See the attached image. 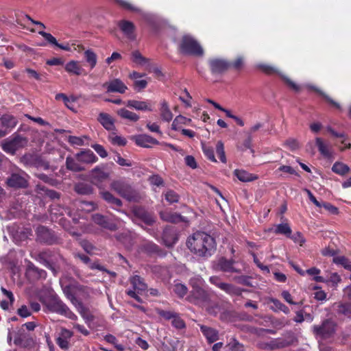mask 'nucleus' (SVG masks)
Returning a JSON list of instances; mask_svg holds the SVG:
<instances>
[{"label": "nucleus", "mask_w": 351, "mask_h": 351, "mask_svg": "<svg viewBox=\"0 0 351 351\" xmlns=\"http://www.w3.org/2000/svg\"><path fill=\"white\" fill-rule=\"evenodd\" d=\"M186 245L196 256L208 258L215 253L217 244L212 236L204 232L197 231L187 239Z\"/></svg>", "instance_id": "obj_1"}, {"label": "nucleus", "mask_w": 351, "mask_h": 351, "mask_svg": "<svg viewBox=\"0 0 351 351\" xmlns=\"http://www.w3.org/2000/svg\"><path fill=\"white\" fill-rule=\"evenodd\" d=\"M110 189L129 202H138L140 199L138 192L125 178L113 180Z\"/></svg>", "instance_id": "obj_2"}, {"label": "nucleus", "mask_w": 351, "mask_h": 351, "mask_svg": "<svg viewBox=\"0 0 351 351\" xmlns=\"http://www.w3.org/2000/svg\"><path fill=\"white\" fill-rule=\"evenodd\" d=\"M37 261L53 271L60 267L65 261L58 250L47 249L33 256Z\"/></svg>", "instance_id": "obj_3"}, {"label": "nucleus", "mask_w": 351, "mask_h": 351, "mask_svg": "<svg viewBox=\"0 0 351 351\" xmlns=\"http://www.w3.org/2000/svg\"><path fill=\"white\" fill-rule=\"evenodd\" d=\"M36 240L37 242L48 245H58L62 243V239L60 235L51 229L40 225L36 229Z\"/></svg>", "instance_id": "obj_4"}, {"label": "nucleus", "mask_w": 351, "mask_h": 351, "mask_svg": "<svg viewBox=\"0 0 351 351\" xmlns=\"http://www.w3.org/2000/svg\"><path fill=\"white\" fill-rule=\"evenodd\" d=\"M27 143V137L14 133L2 142L1 148L5 153L14 155L18 150L26 147Z\"/></svg>", "instance_id": "obj_5"}, {"label": "nucleus", "mask_w": 351, "mask_h": 351, "mask_svg": "<svg viewBox=\"0 0 351 351\" xmlns=\"http://www.w3.org/2000/svg\"><path fill=\"white\" fill-rule=\"evenodd\" d=\"M180 51L184 55L202 56L204 50L200 45L193 38L189 36H184L180 43Z\"/></svg>", "instance_id": "obj_6"}, {"label": "nucleus", "mask_w": 351, "mask_h": 351, "mask_svg": "<svg viewBox=\"0 0 351 351\" xmlns=\"http://www.w3.org/2000/svg\"><path fill=\"white\" fill-rule=\"evenodd\" d=\"M110 176V171L108 168V165L101 164L96 166L90 172V182L101 189L102 183L109 179Z\"/></svg>", "instance_id": "obj_7"}, {"label": "nucleus", "mask_w": 351, "mask_h": 351, "mask_svg": "<svg viewBox=\"0 0 351 351\" xmlns=\"http://www.w3.org/2000/svg\"><path fill=\"white\" fill-rule=\"evenodd\" d=\"M147 287H132V289L127 291V294L134 298L138 302H143V298H148L149 295L156 296L158 291L156 289H147Z\"/></svg>", "instance_id": "obj_8"}, {"label": "nucleus", "mask_w": 351, "mask_h": 351, "mask_svg": "<svg viewBox=\"0 0 351 351\" xmlns=\"http://www.w3.org/2000/svg\"><path fill=\"white\" fill-rule=\"evenodd\" d=\"M259 69L267 75H278L285 82V83L291 89L295 92H298L300 89V86L291 80L286 75L282 74L277 68L269 64H260Z\"/></svg>", "instance_id": "obj_9"}, {"label": "nucleus", "mask_w": 351, "mask_h": 351, "mask_svg": "<svg viewBox=\"0 0 351 351\" xmlns=\"http://www.w3.org/2000/svg\"><path fill=\"white\" fill-rule=\"evenodd\" d=\"M40 300L45 303L50 311L62 315L67 307L56 295L53 294L50 297H41Z\"/></svg>", "instance_id": "obj_10"}, {"label": "nucleus", "mask_w": 351, "mask_h": 351, "mask_svg": "<svg viewBox=\"0 0 351 351\" xmlns=\"http://www.w3.org/2000/svg\"><path fill=\"white\" fill-rule=\"evenodd\" d=\"M208 66L212 74H223L230 69V62L222 58H214L208 60Z\"/></svg>", "instance_id": "obj_11"}, {"label": "nucleus", "mask_w": 351, "mask_h": 351, "mask_svg": "<svg viewBox=\"0 0 351 351\" xmlns=\"http://www.w3.org/2000/svg\"><path fill=\"white\" fill-rule=\"evenodd\" d=\"M25 276L30 282H34L40 279H45L47 272L42 269L36 267L34 263L29 261L27 265Z\"/></svg>", "instance_id": "obj_12"}, {"label": "nucleus", "mask_w": 351, "mask_h": 351, "mask_svg": "<svg viewBox=\"0 0 351 351\" xmlns=\"http://www.w3.org/2000/svg\"><path fill=\"white\" fill-rule=\"evenodd\" d=\"M9 187L14 189H25L28 186V180L24 176L19 173H12L6 180Z\"/></svg>", "instance_id": "obj_13"}, {"label": "nucleus", "mask_w": 351, "mask_h": 351, "mask_svg": "<svg viewBox=\"0 0 351 351\" xmlns=\"http://www.w3.org/2000/svg\"><path fill=\"white\" fill-rule=\"evenodd\" d=\"M103 87L106 89L107 93H118L123 94L128 90V86L119 78H114L113 80L106 82L103 84Z\"/></svg>", "instance_id": "obj_14"}, {"label": "nucleus", "mask_w": 351, "mask_h": 351, "mask_svg": "<svg viewBox=\"0 0 351 351\" xmlns=\"http://www.w3.org/2000/svg\"><path fill=\"white\" fill-rule=\"evenodd\" d=\"M335 324L329 320L324 321L322 326H313L314 332L323 338H326L330 336L335 332Z\"/></svg>", "instance_id": "obj_15"}, {"label": "nucleus", "mask_w": 351, "mask_h": 351, "mask_svg": "<svg viewBox=\"0 0 351 351\" xmlns=\"http://www.w3.org/2000/svg\"><path fill=\"white\" fill-rule=\"evenodd\" d=\"M134 217L143 221L145 224L151 226L154 222L153 215L149 213L145 208L136 206L132 210Z\"/></svg>", "instance_id": "obj_16"}, {"label": "nucleus", "mask_w": 351, "mask_h": 351, "mask_svg": "<svg viewBox=\"0 0 351 351\" xmlns=\"http://www.w3.org/2000/svg\"><path fill=\"white\" fill-rule=\"evenodd\" d=\"M99 195L104 200L110 204L112 209L117 211L120 210L123 206V202L120 199L116 197L113 194L107 191H99Z\"/></svg>", "instance_id": "obj_17"}, {"label": "nucleus", "mask_w": 351, "mask_h": 351, "mask_svg": "<svg viewBox=\"0 0 351 351\" xmlns=\"http://www.w3.org/2000/svg\"><path fill=\"white\" fill-rule=\"evenodd\" d=\"M118 26L123 34L130 40H134L136 38L135 25L129 21L121 20L119 22Z\"/></svg>", "instance_id": "obj_18"}, {"label": "nucleus", "mask_w": 351, "mask_h": 351, "mask_svg": "<svg viewBox=\"0 0 351 351\" xmlns=\"http://www.w3.org/2000/svg\"><path fill=\"white\" fill-rule=\"evenodd\" d=\"M73 335V332L69 330L62 328L56 340L58 346L64 350H68L70 346L69 342Z\"/></svg>", "instance_id": "obj_19"}, {"label": "nucleus", "mask_w": 351, "mask_h": 351, "mask_svg": "<svg viewBox=\"0 0 351 351\" xmlns=\"http://www.w3.org/2000/svg\"><path fill=\"white\" fill-rule=\"evenodd\" d=\"M93 220L96 224L109 230L115 231L118 229V226L116 223L110 221L106 217L101 214L97 213L93 215Z\"/></svg>", "instance_id": "obj_20"}, {"label": "nucleus", "mask_w": 351, "mask_h": 351, "mask_svg": "<svg viewBox=\"0 0 351 351\" xmlns=\"http://www.w3.org/2000/svg\"><path fill=\"white\" fill-rule=\"evenodd\" d=\"M160 217L162 221L173 223L186 221V217L182 216L180 214L169 210L161 211L160 213Z\"/></svg>", "instance_id": "obj_21"}, {"label": "nucleus", "mask_w": 351, "mask_h": 351, "mask_svg": "<svg viewBox=\"0 0 351 351\" xmlns=\"http://www.w3.org/2000/svg\"><path fill=\"white\" fill-rule=\"evenodd\" d=\"M1 262L3 265L10 269L14 275H16L18 261L16 258L15 252L10 251L6 256L1 258Z\"/></svg>", "instance_id": "obj_22"}, {"label": "nucleus", "mask_w": 351, "mask_h": 351, "mask_svg": "<svg viewBox=\"0 0 351 351\" xmlns=\"http://www.w3.org/2000/svg\"><path fill=\"white\" fill-rule=\"evenodd\" d=\"M75 158L78 162L86 164H92L98 160V158L90 149H86L76 154Z\"/></svg>", "instance_id": "obj_23"}, {"label": "nucleus", "mask_w": 351, "mask_h": 351, "mask_svg": "<svg viewBox=\"0 0 351 351\" xmlns=\"http://www.w3.org/2000/svg\"><path fill=\"white\" fill-rule=\"evenodd\" d=\"M38 33L41 35L49 44L53 45L66 51H71V48L69 43L66 44H60L57 42L56 38L53 35H51L50 33L45 32L43 30H39Z\"/></svg>", "instance_id": "obj_24"}, {"label": "nucleus", "mask_w": 351, "mask_h": 351, "mask_svg": "<svg viewBox=\"0 0 351 351\" xmlns=\"http://www.w3.org/2000/svg\"><path fill=\"white\" fill-rule=\"evenodd\" d=\"M135 143L137 145L143 147H150L152 145H159L158 140L147 134H140L135 136Z\"/></svg>", "instance_id": "obj_25"}, {"label": "nucleus", "mask_w": 351, "mask_h": 351, "mask_svg": "<svg viewBox=\"0 0 351 351\" xmlns=\"http://www.w3.org/2000/svg\"><path fill=\"white\" fill-rule=\"evenodd\" d=\"M125 106L128 108H134L137 110L141 111H152L151 104L145 101H137L134 99L128 100Z\"/></svg>", "instance_id": "obj_26"}, {"label": "nucleus", "mask_w": 351, "mask_h": 351, "mask_svg": "<svg viewBox=\"0 0 351 351\" xmlns=\"http://www.w3.org/2000/svg\"><path fill=\"white\" fill-rule=\"evenodd\" d=\"M200 330L209 343H212L219 339V332L213 328L201 325Z\"/></svg>", "instance_id": "obj_27"}, {"label": "nucleus", "mask_w": 351, "mask_h": 351, "mask_svg": "<svg viewBox=\"0 0 351 351\" xmlns=\"http://www.w3.org/2000/svg\"><path fill=\"white\" fill-rule=\"evenodd\" d=\"M0 122L4 130L8 131V133L14 128L18 123L17 119L13 115L5 114L0 118Z\"/></svg>", "instance_id": "obj_28"}, {"label": "nucleus", "mask_w": 351, "mask_h": 351, "mask_svg": "<svg viewBox=\"0 0 351 351\" xmlns=\"http://www.w3.org/2000/svg\"><path fill=\"white\" fill-rule=\"evenodd\" d=\"M64 69L67 73L75 75L86 74L84 69L79 64V62L75 60L68 62L65 64Z\"/></svg>", "instance_id": "obj_29"}, {"label": "nucleus", "mask_w": 351, "mask_h": 351, "mask_svg": "<svg viewBox=\"0 0 351 351\" xmlns=\"http://www.w3.org/2000/svg\"><path fill=\"white\" fill-rule=\"evenodd\" d=\"M97 120L106 130L111 131L115 129L114 119L110 114L101 112L98 116Z\"/></svg>", "instance_id": "obj_30"}, {"label": "nucleus", "mask_w": 351, "mask_h": 351, "mask_svg": "<svg viewBox=\"0 0 351 351\" xmlns=\"http://www.w3.org/2000/svg\"><path fill=\"white\" fill-rule=\"evenodd\" d=\"M234 263V261L221 257L217 261V268L222 271L233 272L236 271L233 265Z\"/></svg>", "instance_id": "obj_31"}, {"label": "nucleus", "mask_w": 351, "mask_h": 351, "mask_svg": "<svg viewBox=\"0 0 351 351\" xmlns=\"http://www.w3.org/2000/svg\"><path fill=\"white\" fill-rule=\"evenodd\" d=\"M234 175L241 182H247L256 180L258 176L250 173L245 170L236 169L234 171Z\"/></svg>", "instance_id": "obj_32"}, {"label": "nucleus", "mask_w": 351, "mask_h": 351, "mask_svg": "<svg viewBox=\"0 0 351 351\" xmlns=\"http://www.w3.org/2000/svg\"><path fill=\"white\" fill-rule=\"evenodd\" d=\"M74 191L77 194L88 195L93 193V188L88 183L79 182L75 185Z\"/></svg>", "instance_id": "obj_33"}, {"label": "nucleus", "mask_w": 351, "mask_h": 351, "mask_svg": "<svg viewBox=\"0 0 351 351\" xmlns=\"http://www.w3.org/2000/svg\"><path fill=\"white\" fill-rule=\"evenodd\" d=\"M36 191L38 193H43L45 194L46 196L49 197L51 199H56L60 198V193L57 191L49 189L45 186L42 184H37L36 185Z\"/></svg>", "instance_id": "obj_34"}, {"label": "nucleus", "mask_w": 351, "mask_h": 351, "mask_svg": "<svg viewBox=\"0 0 351 351\" xmlns=\"http://www.w3.org/2000/svg\"><path fill=\"white\" fill-rule=\"evenodd\" d=\"M160 116L163 121H170L173 119V114L171 112L168 103L163 100L160 104Z\"/></svg>", "instance_id": "obj_35"}, {"label": "nucleus", "mask_w": 351, "mask_h": 351, "mask_svg": "<svg viewBox=\"0 0 351 351\" xmlns=\"http://www.w3.org/2000/svg\"><path fill=\"white\" fill-rule=\"evenodd\" d=\"M117 114L122 119L136 122L139 119V116L135 112H131L125 108H121L117 110Z\"/></svg>", "instance_id": "obj_36"}, {"label": "nucleus", "mask_w": 351, "mask_h": 351, "mask_svg": "<svg viewBox=\"0 0 351 351\" xmlns=\"http://www.w3.org/2000/svg\"><path fill=\"white\" fill-rule=\"evenodd\" d=\"M321 270L317 267H311L305 270V274L312 276L313 280L316 282H326V278L320 276Z\"/></svg>", "instance_id": "obj_37"}, {"label": "nucleus", "mask_w": 351, "mask_h": 351, "mask_svg": "<svg viewBox=\"0 0 351 351\" xmlns=\"http://www.w3.org/2000/svg\"><path fill=\"white\" fill-rule=\"evenodd\" d=\"M332 171L336 174L343 176L349 173L350 167L341 162H335L332 167Z\"/></svg>", "instance_id": "obj_38"}, {"label": "nucleus", "mask_w": 351, "mask_h": 351, "mask_svg": "<svg viewBox=\"0 0 351 351\" xmlns=\"http://www.w3.org/2000/svg\"><path fill=\"white\" fill-rule=\"evenodd\" d=\"M162 240L167 247H172L178 241V238L174 233L165 229L162 234Z\"/></svg>", "instance_id": "obj_39"}, {"label": "nucleus", "mask_w": 351, "mask_h": 351, "mask_svg": "<svg viewBox=\"0 0 351 351\" xmlns=\"http://www.w3.org/2000/svg\"><path fill=\"white\" fill-rule=\"evenodd\" d=\"M84 58L90 69L95 67L97 62V56L92 49H87L84 51Z\"/></svg>", "instance_id": "obj_40"}, {"label": "nucleus", "mask_w": 351, "mask_h": 351, "mask_svg": "<svg viewBox=\"0 0 351 351\" xmlns=\"http://www.w3.org/2000/svg\"><path fill=\"white\" fill-rule=\"evenodd\" d=\"M267 303L269 304L270 308L275 311H282L285 313H289V308L282 304L280 301L274 298H269Z\"/></svg>", "instance_id": "obj_41"}, {"label": "nucleus", "mask_w": 351, "mask_h": 351, "mask_svg": "<svg viewBox=\"0 0 351 351\" xmlns=\"http://www.w3.org/2000/svg\"><path fill=\"white\" fill-rule=\"evenodd\" d=\"M274 232L276 234H282L287 237H291L292 230L290 226L287 223H285L276 225Z\"/></svg>", "instance_id": "obj_42"}, {"label": "nucleus", "mask_w": 351, "mask_h": 351, "mask_svg": "<svg viewBox=\"0 0 351 351\" xmlns=\"http://www.w3.org/2000/svg\"><path fill=\"white\" fill-rule=\"evenodd\" d=\"M1 291L8 298V300H2L0 305L3 309L7 310L14 302V298L12 293L6 290L3 287H1Z\"/></svg>", "instance_id": "obj_43"}, {"label": "nucleus", "mask_w": 351, "mask_h": 351, "mask_svg": "<svg viewBox=\"0 0 351 351\" xmlns=\"http://www.w3.org/2000/svg\"><path fill=\"white\" fill-rule=\"evenodd\" d=\"M332 262L337 265H341L345 269L351 271V261L347 257L344 256H335Z\"/></svg>", "instance_id": "obj_44"}, {"label": "nucleus", "mask_w": 351, "mask_h": 351, "mask_svg": "<svg viewBox=\"0 0 351 351\" xmlns=\"http://www.w3.org/2000/svg\"><path fill=\"white\" fill-rule=\"evenodd\" d=\"M316 145L318 148L320 154L326 157L330 158L331 156V154L328 148V146L324 143L321 138H316Z\"/></svg>", "instance_id": "obj_45"}, {"label": "nucleus", "mask_w": 351, "mask_h": 351, "mask_svg": "<svg viewBox=\"0 0 351 351\" xmlns=\"http://www.w3.org/2000/svg\"><path fill=\"white\" fill-rule=\"evenodd\" d=\"M66 165L67 169L76 172L81 171L84 169L78 161H76L75 159L69 157L66 160Z\"/></svg>", "instance_id": "obj_46"}, {"label": "nucleus", "mask_w": 351, "mask_h": 351, "mask_svg": "<svg viewBox=\"0 0 351 351\" xmlns=\"http://www.w3.org/2000/svg\"><path fill=\"white\" fill-rule=\"evenodd\" d=\"M143 250L149 254H158L160 252V249L153 242H148L143 245Z\"/></svg>", "instance_id": "obj_47"}, {"label": "nucleus", "mask_w": 351, "mask_h": 351, "mask_svg": "<svg viewBox=\"0 0 351 351\" xmlns=\"http://www.w3.org/2000/svg\"><path fill=\"white\" fill-rule=\"evenodd\" d=\"M311 88L312 90H313L315 92H316L317 93H318L319 95H321L330 105H332V106H334L337 109L341 110L340 105L337 102L334 101L332 99H331L329 96L326 95L321 90H319V88H317L315 87V86H311Z\"/></svg>", "instance_id": "obj_48"}, {"label": "nucleus", "mask_w": 351, "mask_h": 351, "mask_svg": "<svg viewBox=\"0 0 351 351\" xmlns=\"http://www.w3.org/2000/svg\"><path fill=\"white\" fill-rule=\"evenodd\" d=\"M132 60L139 65H144L148 62V59L143 57L139 51L136 50L132 52Z\"/></svg>", "instance_id": "obj_49"}, {"label": "nucleus", "mask_w": 351, "mask_h": 351, "mask_svg": "<svg viewBox=\"0 0 351 351\" xmlns=\"http://www.w3.org/2000/svg\"><path fill=\"white\" fill-rule=\"evenodd\" d=\"M202 151L205 156L211 162H217V160L214 154V149L211 146L202 144Z\"/></svg>", "instance_id": "obj_50"}, {"label": "nucleus", "mask_w": 351, "mask_h": 351, "mask_svg": "<svg viewBox=\"0 0 351 351\" xmlns=\"http://www.w3.org/2000/svg\"><path fill=\"white\" fill-rule=\"evenodd\" d=\"M216 153L219 156V160L223 163H226V157L224 151V145L222 141H219L216 144Z\"/></svg>", "instance_id": "obj_51"}, {"label": "nucleus", "mask_w": 351, "mask_h": 351, "mask_svg": "<svg viewBox=\"0 0 351 351\" xmlns=\"http://www.w3.org/2000/svg\"><path fill=\"white\" fill-rule=\"evenodd\" d=\"M165 199L169 204L177 203L179 202L180 195L173 190H168L165 194Z\"/></svg>", "instance_id": "obj_52"}, {"label": "nucleus", "mask_w": 351, "mask_h": 351, "mask_svg": "<svg viewBox=\"0 0 351 351\" xmlns=\"http://www.w3.org/2000/svg\"><path fill=\"white\" fill-rule=\"evenodd\" d=\"M75 287H62V291L66 298L69 299L73 304H75V302H77L73 291V288Z\"/></svg>", "instance_id": "obj_53"}, {"label": "nucleus", "mask_w": 351, "mask_h": 351, "mask_svg": "<svg viewBox=\"0 0 351 351\" xmlns=\"http://www.w3.org/2000/svg\"><path fill=\"white\" fill-rule=\"evenodd\" d=\"M115 2L123 9L132 11V12H138L139 10L133 5L130 2L126 0H114Z\"/></svg>", "instance_id": "obj_54"}, {"label": "nucleus", "mask_w": 351, "mask_h": 351, "mask_svg": "<svg viewBox=\"0 0 351 351\" xmlns=\"http://www.w3.org/2000/svg\"><path fill=\"white\" fill-rule=\"evenodd\" d=\"M327 130L332 136H334L335 138H343V140L341 141L342 145H343L345 146L346 144H347V143H346L347 136L344 132H337L331 127H328Z\"/></svg>", "instance_id": "obj_55"}, {"label": "nucleus", "mask_w": 351, "mask_h": 351, "mask_svg": "<svg viewBox=\"0 0 351 351\" xmlns=\"http://www.w3.org/2000/svg\"><path fill=\"white\" fill-rule=\"evenodd\" d=\"M231 351H243V346L240 344L237 340L232 339L224 348Z\"/></svg>", "instance_id": "obj_56"}, {"label": "nucleus", "mask_w": 351, "mask_h": 351, "mask_svg": "<svg viewBox=\"0 0 351 351\" xmlns=\"http://www.w3.org/2000/svg\"><path fill=\"white\" fill-rule=\"evenodd\" d=\"M230 62V69L232 68L237 71H240L243 69L244 64L243 58L241 56L237 57L234 61Z\"/></svg>", "instance_id": "obj_57"}, {"label": "nucleus", "mask_w": 351, "mask_h": 351, "mask_svg": "<svg viewBox=\"0 0 351 351\" xmlns=\"http://www.w3.org/2000/svg\"><path fill=\"white\" fill-rule=\"evenodd\" d=\"M325 278H326L325 283L331 282L334 285H337V284L340 283L341 280V276L336 272L330 273Z\"/></svg>", "instance_id": "obj_58"}, {"label": "nucleus", "mask_w": 351, "mask_h": 351, "mask_svg": "<svg viewBox=\"0 0 351 351\" xmlns=\"http://www.w3.org/2000/svg\"><path fill=\"white\" fill-rule=\"evenodd\" d=\"M149 181L151 184L156 186H163L165 185L162 178L158 174L150 176L149 178Z\"/></svg>", "instance_id": "obj_59"}, {"label": "nucleus", "mask_w": 351, "mask_h": 351, "mask_svg": "<svg viewBox=\"0 0 351 351\" xmlns=\"http://www.w3.org/2000/svg\"><path fill=\"white\" fill-rule=\"evenodd\" d=\"M337 311L340 314L351 317V304H340L338 306Z\"/></svg>", "instance_id": "obj_60"}, {"label": "nucleus", "mask_w": 351, "mask_h": 351, "mask_svg": "<svg viewBox=\"0 0 351 351\" xmlns=\"http://www.w3.org/2000/svg\"><path fill=\"white\" fill-rule=\"evenodd\" d=\"M91 147L94 149L100 157L104 158L108 156V152L103 145L99 144H93L91 145Z\"/></svg>", "instance_id": "obj_61"}, {"label": "nucleus", "mask_w": 351, "mask_h": 351, "mask_svg": "<svg viewBox=\"0 0 351 351\" xmlns=\"http://www.w3.org/2000/svg\"><path fill=\"white\" fill-rule=\"evenodd\" d=\"M289 238L291 239L294 243H298L300 246H302L303 244L306 242L305 238L300 232H297L293 235L291 234V237Z\"/></svg>", "instance_id": "obj_62"}, {"label": "nucleus", "mask_w": 351, "mask_h": 351, "mask_svg": "<svg viewBox=\"0 0 351 351\" xmlns=\"http://www.w3.org/2000/svg\"><path fill=\"white\" fill-rule=\"evenodd\" d=\"M172 325L178 328V329H182L185 328V323L183 321V319L179 316V315L177 313V315L173 318L171 321Z\"/></svg>", "instance_id": "obj_63"}, {"label": "nucleus", "mask_w": 351, "mask_h": 351, "mask_svg": "<svg viewBox=\"0 0 351 351\" xmlns=\"http://www.w3.org/2000/svg\"><path fill=\"white\" fill-rule=\"evenodd\" d=\"M68 142L72 145L82 146L84 145V139L75 136H69Z\"/></svg>", "instance_id": "obj_64"}]
</instances>
